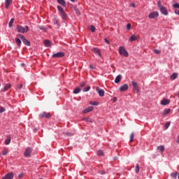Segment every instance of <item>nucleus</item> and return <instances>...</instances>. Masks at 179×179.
Segmentation results:
<instances>
[{
    "label": "nucleus",
    "mask_w": 179,
    "mask_h": 179,
    "mask_svg": "<svg viewBox=\"0 0 179 179\" xmlns=\"http://www.w3.org/2000/svg\"><path fill=\"white\" fill-rule=\"evenodd\" d=\"M60 15H62L63 20H66L67 15L65 11L63 12V13H61Z\"/></svg>",
    "instance_id": "7c9ffc66"
},
{
    "label": "nucleus",
    "mask_w": 179,
    "mask_h": 179,
    "mask_svg": "<svg viewBox=\"0 0 179 179\" xmlns=\"http://www.w3.org/2000/svg\"><path fill=\"white\" fill-rule=\"evenodd\" d=\"M85 121H87V122H93V120H92V118L90 117L86 118Z\"/></svg>",
    "instance_id": "37998d69"
},
{
    "label": "nucleus",
    "mask_w": 179,
    "mask_h": 179,
    "mask_svg": "<svg viewBox=\"0 0 179 179\" xmlns=\"http://www.w3.org/2000/svg\"><path fill=\"white\" fill-rule=\"evenodd\" d=\"M92 50L94 52V54H96L99 57H101V52H100V49L94 48Z\"/></svg>",
    "instance_id": "f8f14e48"
},
{
    "label": "nucleus",
    "mask_w": 179,
    "mask_h": 179,
    "mask_svg": "<svg viewBox=\"0 0 179 179\" xmlns=\"http://www.w3.org/2000/svg\"><path fill=\"white\" fill-rule=\"evenodd\" d=\"M22 66H24V63H22L21 64Z\"/></svg>",
    "instance_id": "0e129e2a"
},
{
    "label": "nucleus",
    "mask_w": 179,
    "mask_h": 179,
    "mask_svg": "<svg viewBox=\"0 0 179 179\" xmlns=\"http://www.w3.org/2000/svg\"><path fill=\"white\" fill-rule=\"evenodd\" d=\"M8 153H9V148H4L1 151L2 156H6V155H8Z\"/></svg>",
    "instance_id": "6ab92c4d"
},
{
    "label": "nucleus",
    "mask_w": 179,
    "mask_h": 179,
    "mask_svg": "<svg viewBox=\"0 0 179 179\" xmlns=\"http://www.w3.org/2000/svg\"><path fill=\"white\" fill-rule=\"evenodd\" d=\"M154 52H155V54H159V53L160 52V50H157V49H155V50H154Z\"/></svg>",
    "instance_id": "09e8293b"
},
{
    "label": "nucleus",
    "mask_w": 179,
    "mask_h": 179,
    "mask_svg": "<svg viewBox=\"0 0 179 179\" xmlns=\"http://www.w3.org/2000/svg\"><path fill=\"white\" fill-rule=\"evenodd\" d=\"M12 87V85L10 83H7L5 85L4 87L1 89V92H6L7 90H9Z\"/></svg>",
    "instance_id": "9d476101"
},
{
    "label": "nucleus",
    "mask_w": 179,
    "mask_h": 179,
    "mask_svg": "<svg viewBox=\"0 0 179 179\" xmlns=\"http://www.w3.org/2000/svg\"><path fill=\"white\" fill-rule=\"evenodd\" d=\"M57 10L59 12V13H64L65 10H64V8L61 6H57Z\"/></svg>",
    "instance_id": "bb28decb"
},
{
    "label": "nucleus",
    "mask_w": 179,
    "mask_h": 179,
    "mask_svg": "<svg viewBox=\"0 0 179 179\" xmlns=\"http://www.w3.org/2000/svg\"><path fill=\"white\" fill-rule=\"evenodd\" d=\"M4 111H5V108H0V113H4Z\"/></svg>",
    "instance_id": "603ef678"
},
{
    "label": "nucleus",
    "mask_w": 179,
    "mask_h": 179,
    "mask_svg": "<svg viewBox=\"0 0 179 179\" xmlns=\"http://www.w3.org/2000/svg\"><path fill=\"white\" fill-rule=\"evenodd\" d=\"M90 104L91 106H99V103H97V101H90Z\"/></svg>",
    "instance_id": "c9c22d12"
},
{
    "label": "nucleus",
    "mask_w": 179,
    "mask_h": 179,
    "mask_svg": "<svg viewBox=\"0 0 179 179\" xmlns=\"http://www.w3.org/2000/svg\"><path fill=\"white\" fill-rule=\"evenodd\" d=\"M119 54L120 55H124V57H128L129 55L128 51H127V50L125 49V48H124V46H120L119 48Z\"/></svg>",
    "instance_id": "f03ea898"
},
{
    "label": "nucleus",
    "mask_w": 179,
    "mask_h": 179,
    "mask_svg": "<svg viewBox=\"0 0 179 179\" xmlns=\"http://www.w3.org/2000/svg\"><path fill=\"white\" fill-rule=\"evenodd\" d=\"M53 23L54 24H55V26H57V27H59V20H58V18H57V17H54Z\"/></svg>",
    "instance_id": "f3484780"
},
{
    "label": "nucleus",
    "mask_w": 179,
    "mask_h": 179,
    "mask_svg": "<svg viewBox=\"0 0 179 179\" xmlns=\"http://www.w3.org/2000/svg\"><path fill=\"white\" fill-rule=\"evenodd\" d=\"M97 155H98V156H103V150H98Z\"/></svg>",
    "instance_id": "58836bf2"
},
{
    "label": "nucleus",
    "mask_w": 179,
    "mask_h": 179,
    "mask_svg": "<svg viewBox=\"0 0 179 179\" xmlns=\"http://www.w3.org/2000/svg\"><path fill=\"white\" fill-rule=\"evenodd\" d=\"M31 152H33V150L31 149V148L28 147L25 150V152H24V156L25 157H30V156H31Z\"/></svg>",
    "instance_id": "7ed1b4c3"
},
{
    "label": "nucleus",
    "mask_w": 179,
    "mask_h": 179,
    "mask_svg": "<svg viewBox=\"0 0 179 179\" xmlns=\"http://www.w3.org/2000/svg\"><path fill=\"white\" fill-rule=\"evenodd\" d=\"M19 178H22V177H23V174L20 173V175H18Z\"/></svg>",
    "instance_id": "052dcab7"
},
{
    "label": "nucleus",
    "mask_w": 179,
    "mask_h": 179,
    "mask_svg": "<svg viewBox=\"0 0 179 179\" xmlns=\"http://www.w3.org/2000/svg\"><path fill=\"white\" fill-rule=\"evenodd\" d=\"M178 174V173H177V172L172 173L171 174V177H172V178H177Z\"/></svg>",
    "instance_id": "72a5a7b5"
},
{
    "label": "nucleus",
    "mask_w": 179,
    "mask_h": 179,
    "mask_svg": "<svg viewBox=\"0 0 179 179\" xmlns=\"http://www.w3.org/2000/svg\"><path fill=\"white\" fill-rule=\"evenodd\" d=\"M130 6H131V8H135V3H131Z\"/></svg>",
    "instance_id": "5fc2aeb1"
},
{
    "label": "nucleus",
    "mask_w": 179,
    "mask_h": 179,
    "mask_svg": "<svg viewBox=\"0 0 179 179\" xmlns=\"http://www.w3.org/2000/svg\"><path fill=\"white\" fill-rule=\"evenodd\" d=\"M80 87H76L73 90L74 94H78V93H80Z\"/></svg>",
    "instance_id": "cd10ccee"
},
{
    "label": "nucleus",
    "mask_w": 179,
    "mask_h": 179,
    "mask_svg": "<svg viewBox=\"0 0 179 179\" xmlns=\"http://www.w3.org/2000/svg\"><path fill=\"white\" fill-rule=\"evenodd\" d=\"M129 89V86H128V84H124L120 87L119 90L120 92H126V90H128Z\"/></svg>",
    "instance_id": "1a4fd4ad"
},
{
    "label": "nucleus",
    "mask_w": 179,
    "mask_h": 179,
    "mask_svg": "<svg viewBox=\"0 0 179 179\" xmlns=\"http://www.w3.org/2000/svg\"><path fill=\"white\" fill-rule=\"evenodd\" d=\"M76 11L77 15H80V12L79 11V9L76 8Z\"/></svg>",
    "instance_id": "864d4df0"
},
{
    "label": "nucleus",
    "mask_w": 179,
    "mask_h": 179,
    "mask_svg": "<svg viewBox=\"0 0 179 179\" xmlns=\"http://www.w3.org/2000/svg\"><path fill=\"white\" fill-rule=\"evenodd\" d=\"M91 87L90 86H87V87L84 88L83 92H89V90H90Z\"/></svg>",
    "instance_id": "a19ab883"
},
{
    "label": "nucleus",
    "mask_w": 179,
    "mask_h": 179,
    "mask_svg": "<svg viewBox=\"0 0 179 179\" xmlns=\"http://www.w3.org/2000/svg\"><path fill=\"white\" fill-rule=\"evenodd\" d=\"M170 124L171 122H167L165 125H164V129H169V127H170Z\"/></svg>",
    "instance_id": "4c0bfd02"
},
{
    "label": "nucleus",
    "mask_w": 179,
    "mask_h": 179,
    "mask_svg": "<svg viewBox=\"0 0 179 179\" xmlns=\"http://www.w3.org/2000/svg\"><path fill=\"white\" fill-rule=\"evenodd\" d=\"M120 80H121V75H118L115 79V83H120Z\"/></svg>",
    "instance_id": "a878e982"
},
{
    "label": "nucleus",
    "mask_w": 179,
    "mask_h": 179,
    "mask_svg": "<svg viewBox=\"0 0 179 179\" xmlns=\"http://www.w3.org/2000/svg\"><path fill=\"white\" fill-rule=\"evenodd\" d=\"M18 37H20V38L22 40V41H24V39H25L26 38L24 37V36L22 35V34H18Z\"/></svg>",
    "instance_id": "ea45409f"
},
{
    "label": "nucleus",
    "mask_w": 179,
    "mask_h": 179,
    "mask_svg": "<svg viewBox=\"0 0 179 179\" xmlns=\"http://www.w3.org/2000/svg\"><path fill=\"white\" fill-rule=\"evenodd\" d=\"M71 2H75V0H70Z\"/></svg>",
    "instance_id": "69168bd1"
},
{
    "label": "nucleus",
    "mask_w": 179,
    "mask_h": 179,
    "mask_svg": "<svg viewBox=\"0 0 179 179\" xmlns=\"http://www.w3.org/2000/svg\"><path fill=\"white\" fill-rule=\"evenodd\" d=\"M178 78V73H173L171 76V79H172V80H176V78Z\"/></svg>",
    "instance_id": "412c9836"
},
{
    "label": "nucleus",
    "mask_w": 179,
    "mask_h": 179,
    "mask_svg": "<svg viewBox=\"0 0 179 179\" xmlns=\"http://www.w3.org/2000/svg\"><path fill=\"white\" fill-rule=\"evenodd\" d=\"M104 41H105V43H106V44H110V41H108V39L105 38Z\"/></svg>",
    "instance_id": "8fccbe9b"
},
{
    "label": "nucleus",
    "mask_w": 179,
    "mask_h": 179,
    "mask_svg": "<svg viewBox=\"0 0 179 179\" xmlns=\"http://www.w3.org/2000/svg\"><path fill=\"white\" fill-rule=\"evenodd\" d=\"M134 133H131L130 135V142H132L134 141Z\"/></svg>",
    "instance_id": "c03bdc74"
},
{
    "label": "nucleus",
    "mask_w": 179,
    "mask_h": 179,
    "mask_svg": "<svg viewBox=\"0 0 179 179\" xmlns=\"http://www.w3.org/2000/svg\"><path fill=\"white\" fill-rule=\"evenodd\" d=\"M157 5H158V7H159V9L163 8V6H162V1H159L157 2Z\"/></svg>",
    "instance_id": "79ce46f5"
},
{
    "label": "nucleus",
    "mask_w": 179,
    "mask_h": 179,
    "mask_svg": "<svg viewBox=\"0 0 179 179\" xmlns=\"http://www.w3.org/2000/svg\"><path fill=\"white\" fill-rule=\"evenodd\" d=\"M15 22V18H11L10 22L8 23V27H11Z\"/></svg>",
    "instance_id": "2f4dec72"
},
{
    "label": "nucleus",
    "mask_w": 179,
    "mask_h": 179,
    "mask_svg": "<svg viewBox=\"0 0 179 179\" xmlns=\"http://www.w3.org/2000/svg\"><path fill=\"white\" fill-rule=\"evenodd\" d=\"M97 92L100 97H104V94H105L104 90L98 88Z\"/></svg>",
    "instance_id": "ddd939ff"
},
{
    "label": "nucleus",
    "mask_w": 179,
    "mask_h": 179,
    "mask_svg": "<svg viewBox=\"0 0 179 179\" xmlns=\"http://www.w3.org/2000/svg\"><path fill=\"white\" fill-rule=\"evenodd\" d=\"M101 174H102V175L106 174V171H101Z\"/></svg>",
    "instance_id": "680f3d73"
},
{
    "label": "nucleus",
    "mask_w": 179,
    "mask_h": 179,
    "mask_svg": "<svg viewBox=\"0 0 179 179\" xmlns=\"http://www.w3.org/2000/svg\"><path fill=\"white\" fill-rule=\"evenodd\" d=\"M52 57V58H62L65 57V53H64V52H58L57 53H54Z\"/></svg>",
    "instance_id": "20e7f679"
},
{
    "label": "nucleus",
    "mask_w": 179,
    "mask_h": 179,
    "mask_svg": "<svg viewBox=\"0 0 179 179\" xmlns=\"http://www.w3.org/2000/svg\"><path fill=\"white\" fill-rule=\"evenodd\" d=\"M177 143H179V135L178 136Z\"/></svg>",
    "instance_id": "e2e57ef3"
},
{
    "label": "nucleus",
    "mask_w": 179,
    "mask_h": 179,
    "mask_svg": "<svg viewBox=\"0 0 179 179\" xmlns=\"http://www.w3.org/2000/svg\"><path fill=\"white\" fill-rule=\"evenodd\" d=\"M91 31H92V33H94L96 31V27L93 25H91L90 27Z\"/></svg>",
    "instance_id": "f704fd0d"
},
{
    "label": "nucleus",
    "mask_w": 179,
    "mask_h": 179,
    "mask_svg": "<svg viewBox=\"0 0 179 179\" xmlns=\"http://www.w3.org/2000/svg\"><path fill=\"white\" fill-rule=\"evenodd\" d=\"M113 103H115V101H117V97H113Z\"/></svg>",
    "instance_id": "6e6d98bb"
},
{
    "label": "nucleus",
    "mask_w": 179,
    "mask_h": 179,
    "mask_svg": "<svg viewBox=\"0 0 179 179\" xmlns=\"http://www.w3.org/2000/svg\"><path fill=\"white\" fill-rule=\"evenodd\" d=\"M40 30H44L45 31V27H39Z\"/></svg>",
    "instance_id": "3c124183"
},
{
    "label": "nucleus",
    "mask_w": 179,
    "mask_h": 179,
    "mask_svg": "<svg viewBox=\"0 0 179 179\" xmlns=\"http://www.w3.org/2000/svg\"><path fill=\"white\" fill-rule=\"evenodd\" d=\"M159 11L162 15H164V16H167V15H169V11H167V8L164 6L161 7V8H159Z\"/></svg>",
    "instance_id": "6e6552de"
},
{
    "label": "nucleus",
    "mask_w": 179,
    "mask_h": 179,
    "mask_svg": "<svg viewBox=\"0 0 179 179\" xmlns=\"http://www.w3.org/2000/svg\"><path fill=\"white\" fill-rule=\"evenodd\" d=\"M44 45L45 47H51V41H50L48 40H45L44 42Z\"/></svg>",
    "instance_id": "393cba45"
},
{
    "label": "nucleus",
    "mask_w": 179,
    "mask_h": 179,
    "mask_svg": "<svg viewBox=\"0 0 179 179\" xmlns=\"http://www.w3.org/2000/svg\"><path fill=\"white\" fill-rule=\"evenodd\" d=\"M90 111H93V106H90L87 108H85L83 113V114H87V113H90Z\"/></svg>",
    "instance_id": "4468645a"
},
{
    "label": "nucleus",
    "mask_w": 179,
    "mask_h": 179,
    "mask_svg": "<svg viewBox=\"0 0 179 179\" xmlns=\"http://www.w3.org/2000/svg\"><path fill=\"white\" fill-rule=\"evenodd\" d=\"M162 106H167V104H170V99H163L161 101Z\"/></svg>",
    "instance_id": "2eb2a0df"
},
{
    "label": "nucleus",
    "mask_w": 179,
    "mask_h": 179,
    "mask_svg": "<svg viewBox=\"0 0 179 179\" xmlns=\"http://www.w3.org/2000/svg\"><path fill=\"white\" fill-rule=\"evenodd\" d=\"M127 30H130L131 29V24H127Z\"/></svg>",
    "instance_id": "de8ad7c7"
},
{
    "label": "nucleus",
    "mask_w": 179,
    "mask_h": 179,
    "mask_svg": "<svg viewBox=\"0 0 179 179\" xmlns=\"http://www.w3.org/2000/svg\"><path fill=\"white\" fill-rule=\"evenodd\" d=\"M173 8H174L175 9H179V3H176L173 4Z\"/></svg>",
    "instance_id": "e433bc0d"
},
{
    "label": "nucleus",
    "mask_w": 179,
    "mask_h": 179,
    "mask_svg": "<svg viewBox=\"0 0 179 179\" xmlns=\"http://www.w3.org/2000/svg\"><path fill=\"white\" fill-rule=\"evenodd\" d=\"M149 19H156V17H159V12L153 11L150 13L148 15Z\"/></svg>",
    "instance_id": "39448f33"
},
{
    "label": "nucleus",
    "mask_w": 179,
    "mask_h": 179,
    "mask_svg": "<svg viewBox=\"0 0 179 179\" xmlns=\"http://www.w3.org/2000/svg\"><path fill=\"white\" fill-rule=\"evenodd\" d=\"M131 85L133 86V90L135 93H139V87H138V84L135 81L131 82Z\"/></svg>",
    "instance_id": "423d86ee"
},
{
    "label": "nucleus",
    "mask_w": 179,
    "mask_h": 179,
    "mask_svg": "<svg viewBox=\"0 0 179 179\" xmlns=\"http://www.w3.org/2000/svg\"><path fill=\"white\" fill-rule=\"evenodd\" d=\"M13 173L10 172L5 175V176L3 178V179H13Z\"/></svg>",
    "instance_id": "9b49d317"
},
{
    "label": "nucleus",
    "mask_w": 179,
    "mask_h": 179,
    "mask_svg": "<svg viewBox=\"0 0 179 179\" xmlns=\"http://www.w3.org/2000/svg\"><path fill=\"white\" fill-rule=\"evenodd\" d=\"M10 141H11L10 135L7 136V138L5 140V144L9 145V143H10Z\"/></svg>",
    "instance_id": "4be33fe9"
},
{
    "label": "nucleus",
    "mask_w": 179,
    "mask_h": 179,
    "mask_svg": "<svg viewBox=\"0 0 179 179\" xmlns=\"http://www.w3.org/2000/svg\"><path fill=\"white\" fill-rule=\"evenodd\" d=\"M164 145H159L157 147V150H159L160 152H164Z\"/></svg>",
    "instance_id": "c756f323"
},
{
    "label": "nucleus",
    "mask_w": 179,
    "mask_h": 179,
    "mask_svg": "<svg viewBox=\"0 0 179 179\" xmlns=\"http://www.w3.org/2000/svg\"><path fill=\"white\" fill-rule=\"evenodd\" d=\"M22 43L24 44V45H28L30 47V41L27 40L26 38L22 41Z\"/></svg>",
    "instance_id": "b1692460"
},
{
    "label": "nucleus",
    "mask_w": 179,
    "mask_h": 179,
    "mask_svg": "<svg viewBox=\"0 0 179 179\" xmlns=\"http://www.w3.org/2000/svg\"><path fill=\"white\" fill-rule=\"evenodd\" d=\"M170 111H171L170 108L164 110L163 115H167V114H170Z\"/></svg>",
    "instance_id": "c85d7f7f"
},
{
    "label": "nucleus",
    "mask_w": 179,
    "mask_h": 179,
    "mask_svg": "<svg viewBox=\"0 0 179 179\" xmlns=\"http://www.w3.org/2000/svg\"><path fill=\"white\" fill-rule=\"evenodd\" d=\"M0 87H1V84H0Z\"/></svg>",
    "instance_id": "338daca9"
},
{
    "label": "nucleus",
    "mask_w": 179,
    "mask_h": 179,
    "mask_svg": "<svg viewBox=\"0 0 179 179\" xmlns=\"http://www.w3.org/2000/svg\"><path fill=\"white\" fill-rule=\"evenodd\" d=\"M175 13H176V15H179V10H175Z\"/></svg>",
    "instance_id": "13d9d810"
},
{
    "label": "nucleus",
    "mask_w": 179,
    "mask_h": 179,
    "mask_svg": "<svg viewBox=\"0 0 179 179\" xmlns=\"http://www.w3.org/2000/svg\"><path fill=\"white\" fill-rule=\"evenodd\" d=\"M15 43L17 47H20L22 45V41L19 38H15Z\"/></svg>",
    "instance_id": "aec40b11"
},
{
    "label": "nucleus",
    "mask_w": 179,
    "mask_h": 179,
    "mask_svg": "<svg viewBox=\"0 0 179 179\" xmlns=\"http://www.w3.org/2000/svg\"><path fill=\"white\" fill-rule=\"evenodd\" d=\"M85 85H86V83L85 82H82L80 84V87H84Z\"/></svg>",
    "instance_id": "a18cd8bd"
},
{
    "label": "nucleus",
    "mask_w": 179,
    "mask_h": 179,
    "mask_svg": "<svg viewBox=\"0 0 179 179\" xmlns=\"http://www.w3.org/2000/svg\"><path fill=\"white\" fill-rule=\"evenodd\" d=\"M57 3L59 5H62V6H64V8H66V2L65 0H57Z\"/></svg>",
    "instance_id": "dca6fc26"
},
{
    "label": "nucleus",
    "mask_w": 179,
    "mask_h": 179,
    "mask_svg": "<svg viewBox=\"0 0 179 179\" xmlns=\"http://www.w3.org/2000/svg\"><path fill=\"white\" fill-rule=\"evenodd\" d=\"M90 69H94V66L93 65H90Z\"/></svg>",
    "instance_id": "bf43d9fd"
},
{
    "label": "nucleus",
    "mask_w": 179,
    "mask_h": 179,
    "mask_svg": "<svg viewBox=\"0 0 179 179\" xmlns=\"http://www.w3.org/2000/svg\"><path fill=\"white\" fill-rule=\"evenodd\" d=\"M16 30L18 33H27V31H29V27L25 26V27H23L20 25H17Z\"/></svg>",
    "instance_id": "f257e3e1"
},
{
    "label": "nucleus",
    "mask_w": 179,
    "mask_h": 179,
    "mask_svg": "<svg viewBox=\"0 0 179 179\" xmlns=\"http://www.w3.org/2000/svg\"><path fill=\"white\" fill-rule=\"evenodd\" d=\"M66 135H67V136H72V134L71 133H66Z\"/></svg>",
    "instance_id": "4d7b16f0"
},
{
    "label": "nucleus",
    "mask_w": 179,
    "mask_h": 179,
    "mask_svg": "<svg viewBox=\"0 0 179 179\" xmlns=\"http://www.w3.org/2000/svg\"><path fill=\"white\" fill-rule=\"evenodd\" d=\"M39 117L40 118H51V114H50V113L43 112L39 114Z\"/></svg>",
    "instance_id": "0eeeda50"
},
{
    "label": "nucleus",
    "mask_w": 179,
    "mask_h": 179,
    "mask_svg": "<svg viewBox=\"0 0 179 179\" xmlns=\"http://www.w3.org/2000/svg\"><path fill=\"white\" fill-rule=\"evenodd\" d=\"M13 0H5V8L6 9H8L9 8V5L12 3Z\"/></svg>",
    "instance_id": "a211bd4d"
},
{
    "label": "nucleus",
    "mask_w": 179,
    "mask_h": 179,
    "mask_svg": "<svg viewBox=\"0 0 179 179\" xmlns=\"http://www.w3.org/2000/svg\"><path fill=\"white\" fill-rule=\"evenodd\" d=\"M136 40H137V38H136V36L135 35H131L129 38V41L132 42V41H136Z\"/></svg>",
    "instance_id": "5701e85b"
},
{
    "label": "nucleus",
    "mask_w": 179,
    "mask_h": 179,
    "mask_svg": "<svg viewBox=\"0 0 179 179\" xmlns=\"http://www.w3.org/2000/svg\"><path fill=\"white\" fill-rule=\"evenodd\" d=\"M135 173L136 174H138V173H139V164H136V165Z\"/></svg>",
    "instance_id": "473e14b6"
},
{
    "label": "nucleus",
    "mask_w": 179,
    "mask_h": 179,
    "mask_svg": "<svg viewBox=\"0 0 179 179\" xmlns=\"http://www.w3.org/2000/svg\"><path fill=\"white\" fill-rule=\"evenodd\" d=\"M23 87V84H20L17 85V89H22Z\"/></svg>",
    "instance_id": "49530a36"
}]
</instances>
